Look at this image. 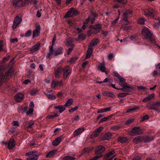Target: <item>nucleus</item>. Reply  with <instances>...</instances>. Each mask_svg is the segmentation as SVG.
I'll use <instances>...</instances> for the list:
<instances>
[{"label":"nucleus","mask_w":160,"mask_h":160,"mask_svg":"<svg viewBox=\"0 0 160 160\" xmlns=\"http://www.w3.org/2000/svg\"><path fill=\"white\" fill-rule=\"evenodd\" d=\"M79 106H77L75 107L72 108L70 109L69 110V112H72L76 110L78 108Z\"/></svg>","instance_id":"nucleus-51"},{"label":"nucleus","mask_w":160,"mask_h":160,"mask_svg":"<svg viewBox=\"0 0 160 160\" xmlns=\"http://www.w3.org/2000/svg\"><path fill=\"white\" fill-rule=\"evenodd\" d=\"M59 82L56 80H53L51 83V87L52 88H54L55 87L58 85Z\"/></svg>","instance_id":"nucleus-36"},{"label":"nucleus","mask_w":160,"mask_h":160,"mask_svg":"<svg viewBox=\"0 0 160 160\" xmlns=\"http://www.w3.org/2000/svg\"><path fill=\"white\" fill-rule=\"evenodd\" d=\"M38 156L36 154H34L28 157L26 160H37Z\"/></svg>","instance_id":"nucleus-31"},{"label":"nucleus","mask_w":160,"mask_h":160,"mask_svg":"<svg viewBox=\"0 0 160 160\" xmlns=\"http://www.w3.org/2000/svg\"><path fill=\"white\" fill-rule=\"evenodd\" d=\"M146 108L148 110H154L160 113V101H157L151 105H147L146 106Z\"/></svg>","instance_id":"nucleus-3"},{"label":"nucleus","mask_w":160,"mask_h":160,"mask_svg":"<svg viewBox=\"0 0 160 160\" xmlns=\"http://www.w3.org/2000/svg\"><path fill=\"white\" fill-rule=\"evenodd\" d=\"M73 16L72 12L71 10L70 9L68 12L66 14L65 18H69Z\"/></svg>","instance_id":"nucleus-39"},{"label":"nucleus","mask_w":160,"mask_h":160,"mask_svg":"<svg viewBox=\"0 0 160 160\" xmlns=\"http://www.w3.org/2000/svg\"><path fill=\"white\" fill-rule=\"evenodd\" d=\"M61 71L62 68H58L55 73V77L56 78H58L60 77Z\"/></svg>","instance_id":"nucleus-25"},{"label":"nucleus","mask_w":160,"mask_h":160,"mask_svg":"<svg viewBox=\"0 0 160 160\" xmlns=\"http://www.w3.org/2000/svg\"><path fill=\"white\" fill-rule=\"evenodd\" d=\"M22 20L21 16H17L15 17L12 26V28L13 29H14L16 28L17 26L21 22Z\"/></svg>","instance_id":"nucleus-6"},{"label":"nucleus","mask_w":160,"mask_h":160,"mask_svg":"<svg viewBox=\"0 0 160 160\" xmlns=\"http://www.w3.org/2000/svg\"><path fill=\"white\" fill-rule=\"evenodd\" d=\"M103 127H100L97 128L96 129V131L99 134L101 132V131L103 130Z\"/></svg>","instance_id":"nucleus-58"},{"label":"nucleus","mask_w":160,"mask_h":160,"mask_svg":"<svg viewBox=\"0 0 160 160\" xmlns=\"http://www.w3.org/2000/svg\"><path fill=\"white\" fill-rule=\"evenodd\" d=\"M58 116L56 114H54L53 115H51L48 116V118H53L55 117H58Z\"/></svg>","instance_id":"nucleus-62"},{"label":"nucleus","mask_w":160,"mask_h":160,"mask_svg":"<svg viewBox=\"0 0 160 160\" xmlns=\"http://www.w3.org/2000/svg\"><path fill=\"white\" fill-rule=\"evenodd\" d=\"M99 41L100 40L99 39L94 38L91 41L89 46L91 47L92 46H96L98 44Z\"/></svg>","instance_id":"nucleus-19"},{"label":"nucleus","mask_w":160,"mask_h":160,"mask_svg":"<svg viewBox=\"0 0 160 160\" xmlns=\"http://www.w3.org/2000/svg\"><path fill=\"white\" fill-rule=\"evenodd\" d=\"M112 135L111 133L110 132H108L106 133L104 137L103 138V140H109L112 138Z\"/></svg>","instance_id":"nucleus-33"},{"label":"nucleus","mask_w":160,"mask_h":160,"mask_svg":"<svg viewBox=\"0 0 160 160\" xmlns=\"http://www.w3.org/2000/svg\"><path fill=\"white\" fill-rule=\"evenodd\" d=\"M28 126H25V128L26 129L32 128V126L34 124V122L33 121H30L28 122Z\"/></svg>","instance_id":"nucleus-35"},{"label":"nucleus","mask_w":160,"mask_h":160,"mask_svg":"<svg viewBox=\"0 0 160 160\" xmlns=\"http://www.w3.org/2000/svg\"><path fill=\"white\" fill-rule=\"evenodd\" d=\"M105 150V148L102 146L100 145L95 150V154L96 155H100Z\"/></svg>","instance_id":"nucleus-9"},{"label":"nucleus","mask_w":160,"mask_h":160,"mask_svg":"<svg viewBox=\"0 0 160 160\" xmlns=\"http://www.w3.org/2000/svg\"><path fill=\"white\" fill-rule=\"evenodd\" d=\"M75 159V158L68 156L65 157L63 158V160H74Z\"/></svg>","instance_id":"nucleus-47"},{"label":"nucleus","mask_w":160,"mask_h":160,"mask_svg":"<svg viewBox=\"0 0 160 160\" xmlns=\"http://www.w3.org/2000/svg\"><path fill=\"white\" fill-rule=\"evenodd\" d=\"M78 58L77 57H74L70 59V62L71 63H74L77 59Z\"/></svg>","instance_id":"nucleus-61"},{"label":"nucleus","mask_w":160,"mask_h":160,"mask_svg":"<svg viewBox=\"0 0 160 160\" xmlns=\"http://www.w3.org/2000/svg\"><path fill=\"white\" fill-rule=\"evenodd\" d=\"M53 49L52 46H51L49 47V52L46 55V58H48L52 55H53Z\"/></svg>","instance_id":"nucleus-24"},{"label":"nucleus","mask_w":160,"mask_h":160,"mask_svg":"<svg viewBox=\"0 0 160 160\" xmlns=\"http://www.w3.org/2000/svg\"><path fill=\"white\" fill-rule=\"evenodd\" d=\"M142 34L145 39L149 40L152 43H155V39L152 37V35L148 28L144 27L142 30Z\"/></svg>","instance_id":"nucleus-1"},{"label":"nucleus","mask_w":160,"mask_h":160,"mask_svg":"<svg viewBox=\"0 0 160 160\" xmlns=\"http://www.w3.org/2000/svg\"><path fill=\"white\" fill-rule=\"evenodd\" d=\"M70 10L71 11L73 16L76 15L78 13V11L75 9L73 8H72L70 9Z\"/></svg>","instance_id":"nucleus-46"},{"label":"nucleus","mask_w":160,"mask_h":160,"mask_svg":"<svg viewBox=\"0 0 160 160\" xmlns=\"http://www.w3.org/2000/svg\"><path fill=\"white\" fill-rule=\"evenodd\" d=\"M55 153V151L54 150H52L49 152L46 155V157H50L52 156Z\"/></svg>","instance_id":"nucleus-43"},{"label":"nucleus","mask_w":160,"mask_h":160,"mask_svg":"<svg viewBox=\"0 0 160 160\" xmlns=\"http://www.w3.org/2000/svg\"><path fill=\"white\" fill-rule=\"evenodd\" d=\"M73 100L72 98H69L68 99L64 105L65 106H69L72 104Z\"/></svg>","instance_id":"nucleus-34"},{"label":"nucleus","mask_w":160,"mask_h":160,"mask_svg":"<svg viewBox=\"0 0 160 160\" xmlns=\"http://www.w3.org/2000/svg\"><path fill=\"white\" fill-rule=\"evenodd\" d=\"M40 33L39 27H37L36 29L33 31V38L38 36Z\"/></svg>","instance_id":"nucleus-21"},{"label":"nucleus","mask_w":160,"mask_h":160,"mask_svg":"<svg viewBox=\"0 0 160 160\" xmlns=\"http://www.w3.org/2000/svg\"><path fill=\"white\" fill-rule=\"evenodd\" d=\"M137 36L136 35H134L130 36L129 38L132 41L136 39L137 38Z\"/></svg>","instance_id":"nucleus-64"},{"label":"nucleus","mask_w":160,"mask_h":160,"mask_svg":"<svg viewBox=\"0 0 160 160\" xmlns=\"http://www.w3.org/2000/svg\"><path fill=\"white\" fill-rule=\"evenodd\" d=\"M114 1L118 2L122 5H124L127 2V0H114Z\"/></svg>","instance_id":"nucleus-41"},{"label":"nucleus","mask_w":160,"mask_h":160,"mask_svg":"<svg viewBox=\"0 0 160 160\" xmlns=\"http://www.w3.org/2000/svg\"><path fill=\"white\" fill-rule=\"evenodd\" d=\"M74 40L72 38L69 37L66 40L67 43L66 44L69 46H71L72 47H73L74 45V44H72V43L73 42Z\"/></svg>","instance_id":"nucleus-16"},{"label":"nucleus","mask_w":160,"mask_h":160,"mask_svg":"<svg viewBox=\"0 0 160 160\" xmlns=\"http://www.w3.org/2000/svg\"><path fill=\"white\" fill-rule=\"evenodd\" d=\"M131 132L135 135H138L141 133V130L139 127H135L132 130Z\"/></svg>","instance_id":"nucleus-11"},{"label":"nucleus","mask_w":160,"mask_h":160,"mask_svg":"<svg viewBox=\"0 0 160 160\" xmlns=\"http://www.w3.org/2000/svg\"><path fill=\"white\" fill-rule=\"evenodd\" d=\"M129 94L127 92H122L119 93L118 95V97L119 98H122L126 96L127 95Z\"/></svg>","instance_id":"nucleus-42"},{"label":"nucleus","mask_w":160,"mask_h":160,"mask_svg":"<svg viewBox=\"0 0 160 160\" xmlns=\"http://www.w3.org/2000/svg\"><path fill=\"white\" fill-rule=\"evenodd\" d=\"M93 51L92 48L88 46V48L87 52V55L86 57V59H88L91 56Z\"/></svg>","instance_id":"nucleus-18"},{"label":"nucleus","mask_w":160,"mask_h":160,"mask_svg":"<svg viewBox=\"0 0 160 160\" xmlns=\"http://www.w3.org/2000/svg\"><path fill=\"white\" fill-rule=\"evenodd\" d=\"M24 95L21 93H18L14 96L15 99L18 102H20L23 99Z\"/></svg>","instance_id":"nucleus-10"},{"label":"nucleus","mask_w":160,"mask_h":160,"mask_svg":"<svg viewBox=\"0 0 160 160\" xmlns=\"http://www.w3.org/2000/svg\"><path fill=\"white\" fill-rule=\"evenodd\" d=\"M84 130L82 128H78L74 131L73 134L74 135L77 136L81 133Z\"/></svg>","instance_id":"nucleus-32"},{"label":"nucleus","mask_w":160,"mask_h":160,"mask_svg":"<svg viewBox=\"0 0 160 160\" xmlns=\"http://www.w3.org/2000/svg\"><path fill=\"white\" fill-rule=\"evenodd\" d=\"M132 11L131 9H128L124 12L122 15V20H124L128 23H129L128 20V16L129 14H131Z\"/></svg>","instance_id":"nucleus-8"},{"label":"nucleus","mask_w":160,"mask_h":160,"mask_svg":"<svg viewBox=\"0 0 160 160\" xmlns=\"http://www.w3.org/2000/svg\"><path fill=\"white\" fill-rule=\"evenodd\" d=\"M65 106H64V105H59L57 106H55L54 108L56 109H58L59 113H61L65 110Z\"/></svg>","instance_id":"nucleus-26"},{"label":"nucleus","mask_w":160,"mask_h":160,"mask_svg":"<svg viewBox=\"0 0 160 160\" xmlns=\"http://www.w3.org/2000/svg\"><path fill=\"white\" fill-rule=\"evenodd\" d=\"M63 72V77L64 79H66L69 76L71 73V70L70 66L67 65L64 67L62 70Z\"/></svg>","instance_id":"nucleus-4"},{"label":"nucleus","mask_w":160,"mask_h":160,"mask_svg":"<svg viewBox=\"0 0 160 160\" xmlns=\"http://www.w3.org/2000/svg\"><path fill=\"white\" fill-rule=\"evenodd\" d=\"M98 68H99L100 70L102 72H105L106 70V67H105V63L104 62L101 63L99 66L98 67Z\"/></svg>","instance_id":"nucleus-27"},{"label":"nucleus","mask_w":160,"mask_h":160,"mask_svg":"<svg viewBox=\"0 0 160 160\" xmlns=\"http://www.w3.org/2000/svg\"><path fill=\"white\" fill-rule=\"evenodd\" d=\"M62 53V48L59 47L53 52V55L56 56L61 54Z\"/></svg>","instance_id":"nucleus-12"},{"label":"nucleus","mask_w":160,"mask_h":160,"mask_svg":"<svg viewBox=\"0 0 160 160\" xmlns=\"http://www.w3.org/2000/svg\"><path fill=\"white\" fill-rule=\"evenodd\" d=\"M33 109L32 108H29L28 111L27 112V114L28 115H31L32 114Z\"/></svg>","instance_id":"nucleus-60"},{"label":"nucleus","mask_w":160,"mask_h":160,"mask_svg":"<svg viewBox=\"0 0 160 160\" xmlns=\"http://www.w3.org/2000/svg\"><path fill=\"white\" fill-rule=\"evenodd\" d=\"M134 119H128L125 122V124L127 125H129L130 124L132 123Z\"/></svg>","instance_id":"nucleus-52"},{"label":"nucleus","mask_w":160,"mask_h":160,"mask_svg":"<svg viewBox=\"0 0 160 160\" xmlns=\"http://www.w3.org/2000/svg\"><path fill=\"white\" fill-rule=\"evenodd\" d=\"M117 89L122 91L124 92H128L129 91V89L128 88H125L124 86L122 87V88H117Z\"/></svg>","instance_id":"nucleus-57"},{"label":"nucleus","mask_w":160,"mask_h":160,"mask_svg":"<svg viewBox=\"0 0 160 160\" xmlns=\"http://www.w3.org/2000/svg\"><path fill=\"white\" fill-rule=\"evenodd\" d=\"M143 137L138 136L133 139V142L135 144H137L140 142H143Z\"/></svg>","instance_id":"nucleus-20"},{"label":"nucleus","mask_w":160,"mask_h":160,"mask_svg":"<svg viewBox=\"0 0 160 160\" xmlns=\"http://www.w3.org/2000/svg\"><path fill=\"white\" fill-rule=\"evenodd\" d=\"M36 153H37V151H31L30 152H27L26 153L25 155L27 156H32L34 154H35Z\"/></svg>","instance_id":"nucleus-48"},{"label":"nucleus","mask_w":160,"mask_h":160,"mask_svg":"<svg viewBox=\"0 0 160 160\" xmlns=\"http://www.w3.org/2000/svg\"><path fill=\"white\" fill-rule=\"evenodd\" d=\"M119 18V16H118L117 18L114 19L111 23L112 26H114L117 23L118 20Z\"/></svg>","instance_id":"nucleus-59"},{"label":"nucleus","mask_w":160,"mask_h":160,"mask_svg":"<svg viewBox=\"0 0 160 160\" xmlns=\"http://www.w3.org/2000/svg\"><path fill=\"white\" fill-rule=\"evenodd\" d=\"M32 31L31 30H28L25 33L24 36L26 37H29L30 36L31 34Z\"/></svg>","instance_id":"nucleus-54"},{"label":"nucleus","mask_w":160,"mask_h":160,"mask_svg":"<svg viewBox=\"0 0 160 160\" xmlns=\"http://www.w3.org/2000/svg\"><path fill=\"white\" fill-rule=\"evenodd\" d=\"M145 19L143 18H140L138 21V22L141 24H144Z\"/></svg>","instance_id":"nucleus-49"},{"label":"nucleus","mask_w":160,"mask_h":160,"mask_svg":"<svg viewBox=\"0 0 160 160\" xmlns=\"http://www.w3.org/2000/svg\"><path fill=\"white\" fill-rule=\"evenodd\" d=\"M103 95L111 98H113L115 97V95L109 92L105 91L103 92Z\"/></svg>","instance_id":"nucleus-28"},{"label":"nucleus","mask_w":160,"mask_h":160,"mask_svg":"<svg viewBox=\"0 0 160 160\" xmlns=\"http://www.w3.org/2000/svg\"><path fill=\"white\" fill-rule=\"evenodd\" d=\"M99 133H98L96 131V130H95V131H94L92 134L91 135V138H96V137H97L98 135H99Z\"/></svg>","instance_id":"nucleus-45"},{"label":"nucleus","mask_w":160,"mask_h":160,"mask_svg":"<svg viewBox=\"0 0 160 160\" xmlns=\"http://www.w3.org/2000/svg\"><path fill=\"white\" fill-rule=\"evenodd\" d=\"M38 91V90L36 89H33L30 91V92L31 95H33L36 93Z\"/></svg>","instance_id":"nucleus-44"},{"label":"nucleus","mask_w":160,"mask_h":160,"mask_svg":"<svg viewBox=\"0 0 160 160\" xmlns=\"http://www.w3.org/2000/svg\"><path fill=\"white\" fill-rule=\"evenodd\" d=\"M138 108H139L138 107L135 106L133 108L128 109L126 111V112H132V111H135V110L138 109Z\"/></svg>","instance_id":"nucleus-40"},{"label":"nucleus","mask_w":160,"mask_h":160,"mask_svg":"<svg viewBox=\"0 0 160 160\" xmlns=\"http://www.w3.org/2000/svg\"><path fill=\"white\" fill-rule=\"evenodd\" d=\"M101 24L98 23L96 24L94 26V31H93L95 34H97L100 32V29H101Z\"/></svg>","instance_id":"nucleus-13"},{"label":"nucleus","mask_w":160,"mask_h":160,"mask_svg":"<svg viewBox=\"0 0 160 160\" xmlns=\"http://www.w3.org/2000/svg\"><path fill=\"white\" fill-rule=\"evenodd\" d=\"M111 107H109L108 108H104L103 109L102 108L99 109L98 110L97 113H100L107 112V111H110L111 110Z\"/></svg>","instance_id":"nucleus-29"},{"label":"nucleus","mask_w":160,"mask_h":160,"mask_svg":"<svg viewBox=\"0 0 160 160\" xmlns=\"http://www.w3.org/2000/svg\"><path fill=\"white\" fill-rule=\"evenodd\" d=\"M61 139L62 138L61 137H59L56 138L52 142V145L54 146H57L60 143Z\"/></svg>","instance_id":"nucleus-17"},{"label":"nucleus","mask_w":160,"mask_h":160,"mask_svg":"<svg viewBox=\"0 0 160 160\" xmlns=\"http://www.w3.org/2000/svg\"><path fill=\"white\" fill-rule=\"evenodd\" d=\"M143 142L147 143L150 142L153 140V138L152 136L143 137Z\"/></svg>","instance_id":"nucleus-22"},{"label":"nucleus","mask_w":160,"mask_h":160,"mask_svg":"<svg viewBox=\"0 0 160 160\" xmlns=\"http://www.w3.org/2000/svg\"><path fill=\"white\" fill-rule=\"evenodd\" d=\"M13 72V70L12 68H10L6 72L4 76H3L4 78L6 79L9 78L12 75Z\"/></svg>","instance_id":"nucleus-15"},{"label":"nucleus","mask_w":160,"mask_h":160,"mask_svg":"<svg viewBox=\"0 0 160 160\" xmlns=\"http://www.w3.org/2000/svg\"><path fill=\"white\" fill-rule=\"evenodd\" d=\"M118 140L122 143H125L128 142L127 138L124 137H119L118 138Z\"/></svg>","instance_id":"nucleus-37"},{"label":"nucleus","mask_w":160,"mask_h":160,"mask_svg":"<svg viewBox=\"0 0 160 160\" xmlns=\"http://www.w3.org/2000/svg\"><path fill=\"white\" fill-rule=\"evenodd\" d=\"M5 70L4 67L1 65L0 66V87L2 85V83L6 81V80L3 77L4 74L3 71Z\"/></svg>","instance_id":"nucleus-7"},{"label":"nucleus","mask_w":160,"mask_h":160,"mask_svg":"<svg viewBox=\"0 0 160 160\" xmlns=\"http://www.w3.org/2000/svg\"><path fill=\"white\" fill-rule=\"evenodd\" d=\"M15 141L14 139L10 140L8 143V148L9 149H12L15 146Z\"/></svg>","instance_id":"nucleus-14"},{"label":"nucleus","mask_w":160,"mask_h":160,"mask_svg":"<svg viewBox=\"0 0 160 160\" xmlns=\"http://www.w3.org/2000/svg\"><path fill=\"white\" fill-rule=\"evenodd\" d=\"M40 45V43H37L35 45L32 47L30 49V51L32 52H34L39 49Z\"/></svg>","instance_id":"nucleus-23"},{"label":"nucleus","mask_w":160,"mask_h":160,"mask_svg":"<svg viewBox=\"0 0 160 160\" xmlns=\"http://www.w3.org/2000/svg\"><path fill=\"white\" fill-rule=\"evenodd\" d=\"M33 0H14L12 2L13 5L16 7H20L23 6L25 5H28Z\"/></svg>","instance_id":"nucleus-2"},{"label":"nucleus","mask_w":160,"mask_h":160,"mask_svg":"<svg viewBox=\"0 0 160 160\" xmlns=\"http://www.w3.org/2000/svg\"><path fill=\"white\" fill-rule=\"evenodd\" d=\"M47 97L50 100H54L55 99L56 97L55 96L52 94H48L47 95Z\"/></svg>","instance_id":"nucleus-53"},{"label":"nucleus","mask_w":160,"mask_h":160,"mask_svg":"<svg viewBox=\"0 0 160 160\" xmlns=\"http://www.w3.org/2000/svg\"><path fill=\"white\" fill-rule=\"evenodd\" d=\"M86 38V36L84 34H81L79 35L78 37L79 39H81V40H84Z\"/></svg>","instance_id":"nucleus-50"},{"label":"nucleus","mask_w":160,"mask_h":160,"mask_svg":"<svg viewBox=\"0 0 160 160\" xmlns=\"http://www.w3.org/2000/svg\"><path fill=\"white\" fill-rule=\"evenodd\" d=\"M149 118V116L148 115H146L143 116L141 120H140L141 122H143L145 120H148Z\"/></svg>","instance_id":"nucleus-56"},{"label":"nucleus","mask_w":160,"mask_h":160,"mask_svg":"<svg viewBox=\"0 0 160 160\" xmlns=\"http://www.w3.org/2000/svg\"><path fill=\"white\" fill-rule=\"evenodd\" d=\"M12 125L14 126H19V124L18 122L17 121H13L12 123Z\"/></svg>","instance_id":"nucleus-63"},{"label":"nucleus","mask_w":160,"mask_h":160,"mask_svg":"<svg viewBox=\"0 0 160 160\" xmlns=\"http://www.w3.org/2000/svg\"><path fill=\"white\" fill-rule=\"evenodd\" d=\"M92 150L90 148H87L83 149V152L84 153H88Z\"/></svg>","instance_id":"nucleus-55"},{"label":"nucleus","mask_w":160,"mask_h":160,"mask_svg":"<svg viewBox=\"0 0 160 160\" xmlns=\"http://www.w3.org/2000/svg\"><path fill=\"white\" fill-rule=\"evenodd\" d=\"M154 95V94H152L146 97L143 100V102H147L151 100L153 98Z\"/></svg>","instance_id":"nucleus-30"},{"label":"nucleus","mask_w":160,"mask_h":160,"mask_svg":"<svg viewBox=\"0 0 160 160\" xmlns=\"http://www.w3.org/2000/svg\"><path fill=\"white\" fill-rule=\"evenodd\" d=\"M115 152L114 151H112L109 152L105 156V158H109L110 157L112 156L113 154H114Z\"/></svg>","instance_id":"nucleus-38"},{"label":"nucleus","mask_w":160,"mask_h":160,"mask_svg":"<svg viewBox=\"0 0 160 160\" xmlns=\"http://www.w3.org/2000/svg\"><path fill=\"white\" fill-rule=\"evenodd\" d=\"M144 12L145 15L148 17L150 16H153L156 13L154 9L152 8L145 9L144 10Z\"/></svg>","instance_id":"nucleus-5"}]
</instances>
